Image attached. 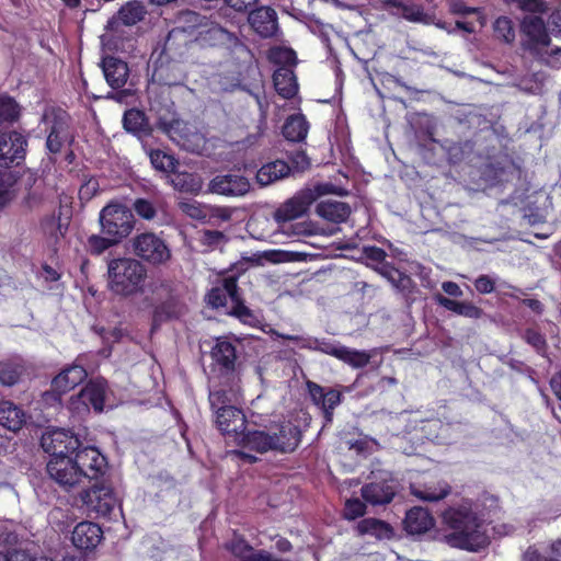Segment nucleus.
I'll use <instances>...</instances> for the list:
<instances>
[{"mask_svg":"<svg viewBox=\"0 0 561 561\" xmlns=\"http://www.w3.org/2000/svg\"><path fill=\"white\" fill-rule=\"evenodd\" d=\"M41 445L50 456L46 471L60 486L72 488L84 480H98L106 471L107 461L101 451L84 445L69 430L56 428L44 434Z\"/></svg>","mask_w":561,"mask_h":561,"instance_id":"f257e3e1","label":"nucleus"},{"mask_svg":"<svg viewBox=\"0 0 561 561\" xmlns=\"http://www.w3.org/2000/svg\"><path fill=\"white\" fill-rule=\"evenodd\" d=\"M442 522L451 530L444 536L451 548L478 552L489 545V538L482 530L483 523L470 502L447 507L442 513Z\"/></svg>","mask_w":561,"mask_h":561,"instance_id":"f03ea898","label":"nucleus"},{"mask_svg":"<svg viewBox=\"0 0 561 561\" xmlns=\"http://www.w3.org/2000/svg\"><path fill=\"white\" fill-rule=\"evenodd\" d=\"M147 268L134 257L112 259L107 263V286L116 296L129 298L144 293Z\"/></svg>","mask_w":561,"mask_h":561,"instance_id":"7ed1b4c3","label":"nucleus"},{"mask_svg":"<svg viewBox=\"0 0 561 561\" xmlns=\"http://www.w3.org/2000/svg\"><path fill=\"white\" fill-rule=\"evenodd\" d=\"M148 289L149 294L144 298V302L152 307L151 331L184 314L186 306L173 282L156 279L149 283Z\"/></svg>","mask_w":561,"mask_h":561,"instance_id":"20e7f679","label":"nucleus"},{"mask_svg":"<svg viewBox=\"0 0 561 561\" xmlns=\"http://www.w3.org/2000/svg\"><path fill=\"white\" fill-rule=\"evenodd\" d=\"M209 356L211 359L209 381L213 389L226 388L232 390L238 379L237 345L227 336H218L214 341Z\"/></svg>","mask_w":561,"mask_h":561,"instance_id":"39448f33","label":"nucleus"},{"mask_svg":"<svg viewBox=\"0 0 561 561\" xmlns=\"http://www.w3.org/2000/svg\"><path fill=\"white\" fill-rule=\"evenodd\" d=\"M230 298L232 308L227 313L248 324L255 320L253 310L244 302L240 288L238 286V276L230 274L222 277L219 283L211 287L206 296L205 301L211 309H220L227 307V298Z\"/></svg>","mask_w":561,"mask_h":561,"instance_id":"423d86ee","label":"nucleus"},{"mask_svg":"<svg viewBox=\"0 0 561 561\" xmlns=\"http://www.w3.org/2000/svg\"><path fill=\"white\" fill-rule=\"evenodd\" d=\"M229 389L218 388L209 390L208 400L210 409L216 414V424L224 435H232L236 439L247 428V417L243 410L230 405Z\"/></svg>","mask_w":561,"mask_h":561,"instance_id":"0eeeda50","label":"nucleus"},{"mask_svg":"<svg viewBox=\"0 0 561 561\" xmlns=\"http://www.w3.org/2000/svg\"><path fill=\"white\" fill-rule=\"evenodd\" d=\"M42 123L47 134L45 148L49 153L58 154L66 145L71 146L75 142L72 118L66 110L59 106L46 108Z\"/></svg>","mask_w":561,"mask_h":561,"instance_id":"6e6552de","label":"nucleus"},{"mask_svg":"<svg viewBox=\"0 0 561 561\" xmlns=\"http://www.w3.org/2000/svg\"><path fill=\"white\" fill-rule=\"evenodd\" d=\"M101 232L111 236L118 244L134 230L136 219L133 210L121 203H108L99 215Z\"/></svg>","mask_w":561,"mask_h":561,"instance_id":"1a4fd4ad","label":"nucleus"},{"mask_svg":"<svg viewBox=\"0 0 561 561\" xmlns=\"http://www.w3.org/2000/svg\"><path fill=\"white\" fill-rule=\"evenodd\" d=\"M551 38L541 16L527 15L520 22V47L533 57H540Z\"/></svg>","mask_w":561,"mask_h":561,"instance_id":"9d476101","label":"nucleus"},{"mask_svg":"<svg viewBox=\"0 0 561 561\" xmlns=\"http://www.w3.org/2000/svg\"><path fill=\"white\" fill-rule=\"evenodd\" d=\"M83 505L95 517H110L118 505V499L110 483L95 482L81 494Z\"/></svg>","mask_w":561,"mask_h":561,"instance_id":"9b49d317","label":"nucleus"},{"mask_svg":"<svg viewBox=\"0 0 561 561\" xmlns=\"http://www.w3.org/2000/svg\"><path fill=\"white\" fill-rule=\"evenodd\" d=\"M134 254L152 265L165 263L171 251L165 241L153 232H142L133 239Z\"/></svg>","mask_w":561,"mask_h":561,"instance_id":"f8f14e48","label":"nucleus"},{"mask_svg":"<svg viewBox=\"0 0 561 561\" xmlns=\"http://www.w3.org/2000/svg\"><path fill=\"white\" fill-rule=\"evenodd\" d=\"M319 195V192L312 188L299 191L275 210V220L278 224H283L302 217L307 214L311 204L318 199Z\"/></svg>","mask_w":561,"mask_h":561,"instance_id":"ddd939ff","label":"nucleus"},{"mask_svg":"<svg viewBox=\"0 0 561 561\" xmlns=\"http://www.w3.org/2000/svg\"><path fill=\"white\" fill-rule=\"evenodd\" d=\"M306 389L311 402L321 410L325 424L332 423L334 410L343 400L342 392L335 388H325L312 380L306 381Z\"/></svg>","mask_w":561,"mask_h":561,"instance_id":"4468645a","label":"nucleus"},{"mask_svg":"<svg viewBox=\"0 0 561 561\" xmlns=\"http://www.w3.org/2000/svg\"><path fill=\"white\" fill-rule=\"evenodd\" d=\"M224 548L238 561H284L264 549H254L245 537L233 530L231 539L224 543Z\"/></svg>","mask_w":561,"mask_h":561,"instance_id":"2eb2a0df","label":"nucleus"},{"mask_svg":"<svg viewBox=\"0 0 561 561\" xmlns=\"http://www.w3.org/2000/svg\"><path fill=\"white\" fill-rule=\"evenodd\" d=\"M27 139L19 131L0 130V167L20 164L25 159Z\"/></svg>","mask_w":561,"mask_h":561,"instance_id":"dca6fc26","label":"nucleus"},{"mask_svg":"<svg viewBox=\"0 0 561 561\" xmlns=\"http://www.w3.org/2000/svg\"><path fill=\"white\" fill-rule=\"evenodd\" d=\"M360 494L373 506L389 504L397 494L396 482L391 477L371 480L362 486Z\"/></svg>","mask_w":561,"mask_h":561,"instance_id":"f3484780","label":"nucleus"},{"mask_svg":"<svg viewBox=\"0 0 561 561\" xmlns=\"http://www.w3.org/2000/svg\"><path fill=\"white\" fill-rule=\"evenodd\" d=\"M249 180L241 174H219L209 182V192L228 197L243 196L250 191Z\"/></svg>","mask_w":561,"mask_h":561,"instance_id":"a211bd4d","label":"nucleus"},{"mask_svg":"<svg viewBox=\"0 0 561 561\" xmlns=\"http://www.w3.org/2000/svg\"><path fill=\"white\" fill-rule=\"evenodd\" d=\"M249 23L254 32L263 38L277 35L278 19L276 11L271 7H259L249 13Z\"/></svg>","mask_w":561,"mask_h":561,"instance_id":"6ab92c4d","label":"nucleus"},{"mask_svg":"<svg viewBox=\"0 0 561 561\" xmlns=\"http://www.w3.org/2000/svg\"><path fill=\"white\" fill-rule=\"evenodd\" d=\"M274 451L288 454L295 451L301 443L302 432L291 421L283 422L277 432L272 433Z\"/></svg>","mask_w":561,"mask_h":561,"instance_id":"aec40b11","label":"nucleus"},{"mask_svg":"<svg viewBox=\"0 0 561 561\" xmlns=\"http://www.w3.org/2000/svg\"><path fill=\"white\" fill-rule=\"evenodd\" d=\"M103 538L102 528L93 522H81L71 534L73 546L81 551H92Z\"/></svg>","mask_w":561,"mask_h":561,"instance_id":"412c9836","label":"nucleus"},{"mask_svg":"<svg viewBox=\"0 0 561 561\" xmlns=\"http://www.w3.org/2000/svg\"><path fill=\"white\" fill-rule=\"evenodd\" d=\"M26 423V413L11 400H0V427L11 434L18 433Z\"/></svg>","mask_w":561,"mask_h":561,"instance_id":"4be33fe9","label":"nucleus"},{"mask_svg":"<svg viewBox=\"0 0 561 561\" xmlns=\"http://www.w3.org/2000/svg\"><path fill=\"white\" fill-rule=\"evenodd\" d=\"M101 67L107 84L114 89L123 88L129 77V68L126 61L115 56H105Z\"/></svg>","mask_w":561,"mask_h":561,"instance_id":"5701e85b","label":"nucleus"},{"mask_svg":"<svg viewBox=\"0 0 561 561\" xmlns=\"http://www.w3.org/2000/svg\"><path fill=\"white\" fill-rule=\"evenodd\" d=\"M88 373L82 365L72 364L65 367L51 381L53 386L60 389L65 394L83 382Z\"/></svg>","mask_w":561,"mask_h":561,"instance_id":"b1692460","label":"nucleus"},{"mask_svg":"<svg viewBox=\"0 0 561 561\" xmlns=\"http://www.w3.org/2000/svg\"><path fill=\"white\" fill-rule=\"evenodd\" d=\"M434 518L431 513L423 507H412L405 514L403 520L404 529L411 535H421L428 531L434 526Z\"/></svg>","mask_w":561,"mask_h":561,"instance_id":"393cba45","label":"nucleus"},{"mask_svg":"<svg viewBox=\"0 0 561 561\" xmlns=\"http://www.w3.org/2000/svg\"><path fill=\"white\" fill-rule=\"evenodd\" d=\"M123 126L126 131L133 134L139 139L150 137L152 127L150 126L145 112L138 108H129L123 115Z\"/></svg>","mask_w":561,"mask_h":561,"instance_id":"a878e982","label":"nucleus"},{"mask_svg":"<svg viewBox=\"0 0 561 561\" xmlns=\"http://www.w3.org/2000/svg\"><path fill=\"white\" fill-rule=\"evenodd\" d=\"M273 84L279 96L286 100L293 99L298 92L295 69L276 68L273 73Z\"/></svg>","mask_w":561,"mask_h":561,"instance_id":"bb28decb","label":"nucleus"},{"mask_svg":"<svg viewBox=\"0 0 561 561\" xmlns=\"http://www.w3.org/2000/svg\"><path fill=\"white\" fill-rule=\"evenodd\" d=\"M310 124L301 113L289 115L282 127L284 138L291 142H304Z\"/></svg>","mask_w":561,"mask_h":561,"instance_id":"cd10ccee","label":"nucleus"},{"mask_svg":"<svg viewBox=\"0 0 561 561\" xmlns=\"http://www.w3.org/2000/svg\"><path fill=\"white\" fill-rule=\"evenodd\" d=\"M435 300L445 309L468 319L478 320L481 319L484 314L483 309L476 306L471 301H459L439 294L436 296Z\"/></svg>","mask_w":561,"mask_h":561,"instance_id":"c85d7f7f","label":"nucleus"},{"mask_svg":"<svg viewBox=\"0 0 561 561\" xmlns=\"http://www.w3.org/2000/svg\"><path fill=\"white\" fill-rule=\"evenodd\" d=\"M290 173L289 164L284 160H274L263 164L256 172V182L261 186H267Z\"/></svg>","mask_w":561,"mask_h":561,"instance_id":"c756f323","label":"nucleus"},{"mask_svg":"<svg viewBox=\"0 0 561 561\" xmlns=\"http://www.w3.org/2000/svg\"><path fill=\"white\" fill-rule=\"evenodd\" d=\"M316 213L328 221L341 224L348 219L351 215V207L344 202L323 201L317 205Z\"/></svg>","mask_w":561,"mask_h":561,"instance_id":"7c9ffc66","label":"nucleus"},{"mask_svg":"<svg viewBox=\"0 0 561 561\" xmlns=\"http://www.w3.org/2000/svg\"><path fill=\"white\" fill-rule=\"evenodd\" d=\"M239 440L244 448L260 454L274 450L272 434L265 431H244Z\"/></svg>","mask_w":561,"mask_h":561,"instance_id":"2f4dec72","label":"nucleus"},{"mask_svg":"<svg viewBox=\"0 0 561 561\" xmlns=\"http://www.w3.org/2000/svg\"><path fill=\"white\" fill-rule=\"evenodd\" d=\"M225 49L229 59L238 67L250 66L254 61L252 50L233 33L227 42Z\"/></svg>","mask_w":561,"mask_h":561,"instance_id":"473e14b6","label":"nucleus"},{"mask_svg":"<svg viewBox=\"0 0 561 561\" xmlns=\"http://www.w3.org/2000/svg\"><path fill=\"white\" fill-rule=\"evenodd\" d=\"M231 32L227 31L219 24H211L198 32L196 41L202 47H222L231 36Z\"/></svg>","mask_w":561,"mask_h":561,"instance_id":"72a5a7b5","label":"nucleus"},{"mask_svg":"<svg viewBox=\"0 0 561 561\" xmlns=\"http://www.w3.org/2000/svg\"><path fill=\"white\" fill-rule=\"evenodd\" d=\"M80 401L92 407L94 411L102 412L105 402V386L101 381H89L79 393Z\"/></svg>","mask_w":561,"mask_h":561,"instance_id":"f704fd0d","label":"nucleus"},{"mask_svg":"<svg viewBox=\"0 0 561 561\" xmlns=\"http://www.w3.org/2000/svg\"><path fill=\"white\" fill-rule=\"evenodd\" d=\"M172 184L181 193L197 195L203 188V180L196 173L173 172Z\"/></svg>","mask_w":561,"mask_h":561,"instance_id":"c9c22d12","label":"nucleus"},{"mask_svg":"<svg viewBox=\"0 0 561 561\" xmlns=\"http://www.w3.org/2000/svg\"><path fill=\"white\" fill-rule=\"evenodd\" d=\"M267 60L277 68L295 69L298 62L296 51L286 46H273L267 50Z\"/></svg>","mask_w":561,"mask_h":561,"instance_id":"e433bc0d","label":"nucleus"},{"mask_svg":"<svg viewBox=\"0 0 561 561\" xmlns=\"http://www.w3.org/2000/svg\"><path fill=\"white\" fill-rule=\"evenodd\" d=\"M357 531L360 535H371L378 539H382L390 538L392 535V527L387 522L369 517L358 522Z\"/></svg>","mask_w":561,"mask_h":561,"instance_id":"4c0bfd02","label":"nucleus"},{"mask_svg":"<svg viewBox=\"0 0 561 561\" xmlns=\"http://www.w3.org/2000/svg\"><path fill=\"white\" fill-rule=\"evenodd\" d=\"M25 373L23 364L18 362H4L0 364V383L12 387L20 382Z\"/></svg>","mask_w":561,"mask_h":561,"instance_id":"58836bf2","label":"nucleus"},{"mask_svg":"<svg viewBox=\"0 0 561 561\" xmlns=\"http://www.w3.org/2000/svg\"><path fill=\"white\" fill-rule=\"evenodd\" d=\"M146 14L145 7L139 1H130L118 10V18L126 26L137 24Z\"/></svg>","mask_w":561,"mask_h":561,"instance_id":"ea45409f","label":"nucleus"},{"mask_svg":"<svg viewBox=\"0 0 561 561\" xmlns=\"http://www.w3.org/2000/svg\"><path fill=\"white\" fill-rule=\"evenodd\" d=\"M387 4L401 11L408 21L419 22L424 18V8L421 3L402 0H387Z\"/></svg>","mask_w":561,"mask_h":561,"instance_id":"a19ab883","label":"nucleus"},{"mask_svg":"<svg viewBox=\"0 0 561 561\" xmlns=\"http://www.w3.org/2000/svg\"><path fill=\"white\" fill-rule=\"evenodd\" d=\"M118 243L111 236L91 234L88 237L84 248L92 256H99Z\"/></svg>","mask_w":561,"mask_h":561,"instance_id":"79ce46f5","label":"nucleus"},{"mask_svg":"<svg viewBox=\"0 0 561 561\" xmlns=\"http://www.w3.org/2000/svg\"><path fill=\"white\" fill-rule=\"evenodd\" d=\"M21 107L14 98L0 94V123H14L20 118Z\"/></svg>","mask_w":561,"mask_h":561,"instance_id":"37998d69","label":"nucleus"},{"mask_svg":"<svg viewBox=\"0 0 561 561\" xmlns=\"http://www.w3.org/2000/svg\"><path fill=\"white\" fill-rule=\"evenodd\" d=\"M149 158L152 167L161 172L173 173L178 165V160L160 149H152L149 152Z\"/></svg>","mask_w":561,"mask_h":561,"instance_id":"c03bdc74","label":"nucleus"},{"mask_svg":"<svg viewBox=\"0 0 561 561\" xmlns=\"http://www.w3.org/2000/svg\"><path fill=\"white\" fill-rule=\"evenodd\" d=\"M371 355L366 351L353 350L343 345L339 360L353 368H364L370 362Z\"/></svg>","mask_w":561,"mask_h":561,"instance_id":"a18cd8bd","label":"nucleus"},{"mask_svg":"<svg viewBox=\"0 0 561 561\" xmlns=\"http://www.w3.org/2000/svg\"><path fill=\"white\" fill-rule=\"evenodd\" d=\"M178 207L184 215L195 220H206L209 215L208 205H203L195 199H181Z\"/></svg>","mask_w":561,"mask_h":561,"instance_id":"49530a36","label":"nucleus"},{"mask_svg":"<svg viewBox=\"0 0 561 561\" xmlns=\"http://www.w3.org/2000/svg\"><path fill=\"white\" fill-rule=\"evenodd\" d=\"M307 347L309 350L320 352L339 359L343 345L337 342L325 337H314L308 341Z\"/></svg>","mask_w":561,"mask_h":561,"instance_id":"de8ad7c7","label":"nucleus"},{"mask_svg":"<svg viewBox=\"0 0 561 561\" xmlns=\"http://www.w3.org/2000/svg\"><path fill=\"white\" fill-rule=\"evenodd\" d=\"M522 339L530 345L539 355H545L548 350V343L543 333L536 328H527L522 333Z\"/></svg>","mask_w":561,"mask_h":561,"instance_id":"09e8293b","label":"nucleus"},{"mask_svg":"<svg viewBox=\"0 0 561 561\" xmlns=\"http://www.w3.org/2000/svg\"><path fill=\"white\" fill-rule=\"evenodd\" d=\"M412 493L420 500L427 502H437L445 499L450 493V486L448 484H445L444 486L440 488L426 486L423 490L413 489Z\"/></svg>","mask_w":561,"mask_h":561,"instance_id":"8fccbe9b","label":"nucleus"},{"mask_svg":"<svg viewBox=\"0 0 561 561\" xmlns=\"http://www.w3.org/2000/svg\"><path fill=\"white\" fill-rule=\"evenodd\" d=\"M494 33L497 38L511 44L515 39V30L513 22L507 16H500L494 22Z\"/></svg>","mask_w":561,"mask_h":561,"instance_id":"3c124183","label":"nucleus"},{"mask_svg":"<svg viewBox=\"0 0 561 561\" xmlns=\"http://www.w3.org/2000/svg\"><path fill=\"white\" fill-rule=\"evenodd\" d=\"M367 507L366 502L359 499H348L344 505L343 516L347 520H354L358 517H363L366 514Z\"/></svg>","mask_w":561,"mask_h":561,"instance_id":"603ef678","label":"nucleus"},{"mask_svg":"<svg viewBox=\"0 0 561 561\" xmlns=\"http://www.w3.org/2000/svg\"><path fill=\"white\" fill-rule=\"evenodd\" d=\"M134 211L145 220H152L157 216L153 203L146 198H136L133 203Z\"/></svg>","mask_w":561,"mask_h":561,"instance_id":"864d4df0","label":"nucleus"},{"mask_svg":"<svg viewBox=\"0 0 561 561\" xmlns=\"http://www.w3.org/2000/svg\"><path fill=\"white\" fill-rule=\"evenodd\" d=\"M288 159L290 161V172H304L308 170L311 165L310 159L305 150H296L290 152L288 154Z\"/></svg>","mask_w":561,"mask_h":561,"instance_id":"5fc2aeb1","label":"nucleus"},{"mask_svg":"<svg viewBox=\"0 0 561 561\" xmlns=\"http://www.w3.org/2000/svg\"><path fill=\"white\" fill-rule=\"evenodd\" d=\"M42 228L45 233L55 238L56 241H58L60 237H64L62 225L60 224L59 217L56 218L55 216H49L44 218L42 220Z\"/></svg>","mask_w":561,"mask_h":561,"instance_id":"6e6d98bb","label":"nucleus"},{"mask_svg":"<svg viewBox=\"0 0 561 561\" xmlns=\"http://www.w3.org/2000/svg\"><path fill=\"white\" fill-rule=\"evenodd\" d=\"M64 392L60 389H57L53 386V381L50 382V389L44 391L41 394V403L47 408H54L61 404Z\"/></svg>","mask_w":561,"mask_h":561,"instance_id":"4d7b16f0","label":"nucleus"},{"mask_svg":"<svg viewBox=\"0 0 561 561\" xmlns=\"http://www.w3.org/2000/svg\"><path fill=\"white\" fill-rule=\"evenodd\" d=\"M0 169V191L1 190H8L11 191V188L16 184L19 180L18 172L13 171L7 167H1Z\"/></svg>","mask_w":561,"mask_h":561,"instance_id":"13d9d810","label":"nucleus"},{"mask_svg":"<svg viewBox=\"0 0 561 561\" xmlns=\"http://www.w3.org/2000/svg\"><path fill=\"white\" fill-rule=\"evenodd\" d=\"M226 236L222 231L219 230H204L202 232L201 241L204 245L209 248L218 247L224 240Z\"/></svg>","mask_w":561,"mask_h":561,"instance_id":"bf43d9fd","label":"nucleus"},{"mask_svg":"<svg viewBox=\"0 0 561 561\" xmlns=\"http://www.w3.org/2000/svg\"><path fill=\"white\" fill-rule=\"evenodd\" d=\"M363 254L365 259L375 263H383L387 257V252L383 249L376 245L364 247Z\"/></svg>","mask_w":561,"mask_h":561,"instance_id":"052dcab7","label":"nucleus"},{"mask_svg":"<svg viewBox=\"0 0 561 561\" xmlns=\"http://www.w3.org/2000/svg\"><path fill=\"white\" fill-rule=\"evenodd\" d=\"M474 288L480 294H491L495 289V282L489 275H480L474 280Z\"/></svg>","mask_w":561,"mask_h":561,"instance_id":"680f3d73","label":"nucleus"},{"mask_svg":"<svg viewBox=\"0 0 561 561\" xmlns=\"http://www.w3.org/2000/svg\"><path fill=\"white\" fill-rule=\"evenodd\" d=\"M519 8L530 13H545L548 9L543 0H520Z\"/></svg>","mask_w":561,"mask_h":561,"instance_id":"e2e57ef3","label":"nucleus"},{"mask_svg":"<svg viewBox=\"0 0 561 561\" xmlns=\"http://www.w3.org/2000/svg\"><path fill=\"white\" fill-rule=\"evenodd\" d=\"M209 215L207 219L216 218L221 221H228L231 219L232 211L229 207L222 206H208Z\"/></svg>","mask_w":561,"mask_h":561,"instance_id":"0e129e2a","label":"nucleus"},{"mask_svg":"<svg viewBox=\"0 0 561 561\" xmlns=\"http://www.w3.org/2000/svg\"><path fill=\"white\" fill-rule=\"evenodd\" d=\"M224 2L236 12L245 13L257 2V0H224Z\"/></svg>","mask_w":561,"mask_h":561,"instance_id":"69168bd1","label":"nucleus"},{"mask_svg":"<svg viewBox=\"0 0 561 561\" xmlns=\"http://www.w3.org/2000/svg\"><path fill=\"white\" fill-rule=\"evenodd\" d=\"M381 276L387 278L392 285L396 278L400 275V270L397 268L392 263L385 262L380 268H376Z\"/></svg>","mask_w":561,"mask_h":561,"instance_id":"338daca9","label":"nucleus"},{"mask_svg":"<svg viewBox=\"0 0 561 561\" xmlns=\"http://www.w3.org/2000/svg\"><path fill=\"white\" fill-rule=\"evenodd\" d=\"M99 183L96 180H89L84 184L81 185L79 190L80 198L90 199L98 192Z\"/></svg>","mask_w":561,"mask_h":561,"instance_id":"774afa93","label":"nucleus"}]
</instances>
